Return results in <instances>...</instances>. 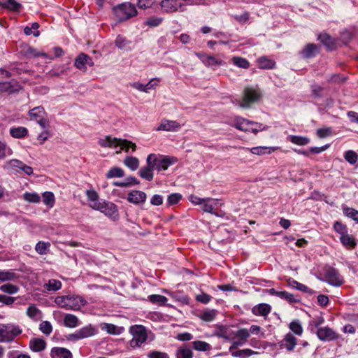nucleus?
Wrapping results in <instances>:
<instances>
[{
	"label": "nucleus",
	"mask_w": 358,
	"mask_h": 358,
	"mask_svg": "<svg viewBox=\"0 0 358 358\" xmlns=\"http://www.w3.org/2000/svg\"><path fill=\"white\" fill-rule=\"evenodd\" d=\"M278 344L280 348H285L287 351H292L297 344V339L292 334L288 333Z\"/></svg>",
	"instance_id": "15"
},
{
	"label": "nucleus",
	"mask_w": 358,
	"mask_h": 358,
	"mask_svg": "<svg viewBox=\"0 0 358 358\" xmlns=\"http://www.w3.org/2000/svg\"><path fill=\"white\" fill-rule=\"evenodd\" d=\"M343 213L345 216H346L349 218H351L355 222H356V223L358 224V210H357L352 208L343 206Z\"/></svg>",
	"instance_id": "52"
},
{
	"label": "nucleus",
	"mask_w": 358,
	"mask_h": 358,
	"mask_svg": "<svg viewBox=\"0 0 358 358\" xmlns=\"http://www.w3.org/2000/svg\"><path fill=\"white\" fill-rule=\"evenodd\" d=\"M147 356L148 358H170L166 352L157 350L150 351Z\"/></svg>",
	"instance_id": "64"
},
{
	"label": "nucleus",
	"mask_w": 358,
	"mask_h": 358,
	"mask_svg": "<svg viewBox=\"0 0 358 358\" xmlns=\"http://www.w3.org/2000/svg\"><path fill=\"white\" fill-rule=\"evenodd\" d=\"M235 338H238L239 340L246 342L247 339L250 337V331L248 329L242 328L238 329L237 331H234Z\"/></svg>",
	"instance_id": "60"
},
{
	"label": "nucleus",
	"mask_w": 358,
	"mask_h": 358,
	"mask_svg": "<svg viewBox=\"0 0 358 358\" xmlns=\"http://www.w3.org/2000/svg\"><path fill=\"white\" fill-rule=\"evenodd\" d=\"M217 314V311L214 309H208L204 310L199 316V317L206 322H211L214 320L216 315Z\"/></svg>",
	"instance_id": "48"
},
{
	"label": "nucleus",
	"mask_w": 358,
	"mask_h": 358,
	"mask_svg": "<svg viewBox=\"0 0 358 358\" xmlns=\"http://www.w3.org/2000/svg\"><path fill=\"white\" fill-rule=\"evenodd\" d=\"M129 332L132 335V339L129 343L133 348L141 347L148 339L147 331L141 325L131 327Z\"/></svg>",
	"instance_id": "5"
},
{
	"label": "nucleus",
	"mask_w": 358,
	"mask_h": 358,
	"mask_svg": "<svg viewBox=\"0 0 358 358\" xmlns=\"http://www.w3.org/2000/svg\"><path fill=\"white\" fill-rule=\"evenodd\" d=\"M260 94L257 90L247 87L244 90L242 101L236 99L234 103L241 108H248L251 103L256 102Z\"/></svg>",
	"instance_id": "8"
},
{
	"label": "nucleus",
	"mask_w": 358,
	"mask_h": 358,
	"mask_svg": "<svg viewBox=\"0 0 358 358\" xmlns=\"http://www.w3.org/2000/svg\"><path fill=\"white\" fill-rule=\"evenodd\" d=\"M182 199V195L179 193H173L169 195L167 199L168 206L177 204Z\"/></svg>",
	"instance_id": "63"
},
{
	"label": "nucleus",
	"mask_w": 358,
	"mask_h": 358,
	"mask_svg": "<svg viewBox=\"0 0 358 358\" xmlns=\"http://www.w3.org/2000/svg\"><path fill=\"white\" fill-rule=\"evenodd\" d=\"M113 13L119 22H124L137 15L136 6L129 3H120L113 8Z\"/></svg>",
	"instance_id": "3"
},
{
	"label": "nucleus",
	"mask_w": 358,
	"mask_h": 358,
	"mask_svg": "<svg viewBox=\"0 0 358 358\" xmlns=\"http://www.w3.org/2000/svg\"><path fill=\"white\" fill-rule=\"evenodd\" d=\"M278 148V147L257 146L250 148V152L257 155H269Z\"/></svg>",
	"instance_id": "26"
},
{
	"label": "nucleus",
	"mask_w": 358,
	"mask_h": 358,
	"mask_svg": "<svg viewBox=\"0 0 358 358\" xmlns=\"http://www.w3.org/2000/svg\"><path fill=\"white\" fill-rule=\"evenodd\" d=\"M124 164L134 171L139 167V160L135 157L127 156L124 159Z\"/></svg>",
	"instance_id": "39"
},
{
	"label": "nucleus",
	"mask_w": 358,
	"mask_h": 358,
	"mask_svg": "<svg viewBox=\"0 0 358 358\" xmlns=\"http://www.w3.org/2000/svg\"><path fill=\"white\" fill-rule=\"evenodd\" d=\"M25 164L24 162L18 159H10L6 162V166L8 169H12L19 173H21L23 166Z\"/></svg>",
	"instance_id": "41"
},
{
	"label": "nucleus",
	"mask_w": 358,
	"mask_h": 358,
	"mask_svg": "<svg viewBox=\"0 0 358 358\" xmlns=\"http://www.w3.org/2000/svg\"><path fill=\"white\" fill-rule=\"evenodd\" d=\"M149 301L152 303L158 304V305H164L165 304L168 299L162 295L159 294H152L148 296Z\"/></svg>",
	"instance_id": "56"
},
{
	"label": "nucleus",
	"mask_w": 358,
	"mask_h": 358,
	"mask_svg": "<svg viewBox=\"0 0 358 358\" xmlns=\"http://www.w3.org/2000/svg\"><path fill=\"white\" fill-rule=\"evenodd\" d=\"M288 285L292 287V288H294L297 290L301 291L305 293H308L310 294H313V291L308 287L306 285L301 284L299 282H297L295 280L289 278L287 281Z\"/></svg>",
	"instance_id": "32"
},
{
	"label": "nucleus",
	"mask_w": 358,
	"mask_h": 358,
	"mask_svg": "<svg viewBox=\"0 0 358 358\" xmlns=\"http://www.w3.org/2000/svg\"><path fill=\"white\" fill-rule=\"evenodd\" d=\"M150 161L155 169L161 171L167 170L170 166L178 162V159L173 156L150 154L146 159L147 164H150Z\"/></svg>",
	"instance_id": "2"
},
{
	"label": "nucleus",
	"mask_w": 358,
	"mask_h": 358,
	"mask_svg": "<svg viewBox=\"0 0 358 358\" xmlns=\"http://www.w3.org/2000/svg\"><path fill=\"white\" fill-rule=\"evenodd\" d=\"M18 278L17 273L11 270L9 271H0V280L1 281H11L15 280Z\"/></svg>",
	"instance_id": "51"
},
{
	"label": "nucleus",
	"mask_w": 358,
	"mask_h": 358,
	"mask_svg": "<svg viewBox=\"0 0 358 358\" xmlns=\"http://www.w3.org/2000/svg\"><path fill=\"white\" fill-rule=\"evenodd\" d=\"M118 148H120V150L117 151V153H120L122 150L126 152H134L136 149V145L130 141L120 138Z\"/></svg>",
	"instance_id": "23"
},
{
	"label": "nucleus",
	"mask_w": 358,
	"mask_h": 358,
	"mask_svg": "<svg viewBox=\"0 0 358 358\" xmlns=\"http://www.w3.org/2000/svg\"><path fill=\"white\" fill-rule=\"evenodd\" d=\"M47 291H57L62 287V282L56 279H50L44 285Z\"/></svg>",
	"instance_id": "50"
},
{
	"label": "nucleus",
	"mask_w": 358,
	"mask_h": 358,
	"mask_svg": "<svg viewBox=\"0 0 358 358\" xmlns=\"http://www.w3.org/2000/svg\"><path fill=\"white\" fill-rule=\"evenodd\" d=\"M159 5L164 13H171L177 11L183 12L189 4L187 2L182 3L181 0H162Z\"/></svg>",
	"instance_id": "7"
},
{
	"label": "nucleus",
	"mask_w": 358,
	"mask_h": 358,
	"mask_svg": "<svg viewBox=\"0 0 358 358\" xmlns=\"http://www.w3.org/2000/svg\"><path fill=\"white\" fill-rule=\"evenodd\" d=\"M339 239L344 246L356 245V243L355 242L354 238L348 234V231L345 234L339 236Z\"/></svg>",
	"instance_id": "49"
},
{
	"label": "nucleus",
	"mask_w": 358,
	"mask_h": 358,
	"mask_svg": "<svg viewBox=\"0 0 358 358\" xmlns=\"http://www.w3.org/2000/svg\"><path fill=\"white\" fill-rule=\"evenodd\" d=\"M81 339L93 336L98 333V329L92 324L85 326L78 329Z\"/></svg>",
	"instance_id": "28"
},
{
	"label": "nucleus",
	"mask_w": 358,
	"mask_h": 358,
	"mask_svg": "<svg viewBox=\"0 0 358 358\" xmlns=\"http://www.w3.org/2000/svg\"><path fill=\"white\" fill-rule=\"evenodd\" d=\"M64 325L69 328H74L78 325V318L72 314H66L64 318Z\"/></svg>",
	"instance_id": "44"
},
{
	"label": "nucleus",
	"mask_w": 358,
	"mask_h": 358,
	"mask_svg": "<svg viewBox=\"0 0 358 358\" xmlns=\"http://www.w3.org/2000/svg\"><path fill=\"white\" fill-rule=\"evenodd\" d=\"M22 333V328L15 323H0V343H10Z\"/></svg>",
	"instance_id": "4"
},
{
	"label": "nucleus",
	"mask_w": 358,
	"mask_h": 358,
	"mask_svg": "<svg viewBox=\"0 0 358 358\" xmlns=\"http://www.w3.org/2000/svg\"><path fill=\"white\" fill-rule=\"evenodd\" d=\"M217 336L219 338H222L226 340H234L235 338L234 331L227 327H222L217 332Z\"/></svg>",
	"instance_id": "31"
},
{
	"label": "nucleus",
	"mask_w": 358,
	"mask_h": 358,
	"mask_svg": "<svg viewBox=\"0 0 358 358\" xmlns=\"http://www.w3.org/2000/svg\"><path fill=\"white\" fill-rule=\"evenodd\" d=\"M119 142H120V138H113L111 136H106L103 138H100L98 141V143L100 146H101L103 148H118Z\"/></svg>",
	"instance_id": "18"
},
{
	"label": "nucleus",
	"mask_w": 358,
	"mask_h": 358,
	"mask_svg": "<svg viewBox=\"0 0 358 358\" xmlns=\"http://www.w3.org/2000/svg\"><path fill=\"white\" fill-rule=\"evenodd\" d=\"M115 43V45L121 50H124L126 51L131 50V47L129 46L131 42L127 40V38L122 35H118L117 36Z\"/></svg>",
	"instance_id": "37"
},
{
	"label": "nucleus",
	"mask_w": 358,
	"mask_h": 358,
	"mask_svg": "<svg viewBox=\"0 0 358 358\" xmlns=\"http://www.w3.org/2000/svg\"><path fill=\"white\" fill-rule=\"evenodd\" d=\"M318 39L327 48L328 50H332L336 48L334 39L326 33L320 34Z\"/></svg>",
	"instance_id": "30"
},
{
	"label": "nucleus",
	"mask_w": 358,
	"mask_h": 358,
	"mask_svg": "<svg viewBox=\"0 0 358 358\" xmlns=\"http://www.w3.org/2000/svg\"><path fill=\"white\" fill-rule=\"evenodd\" d=\"M100 327L101 330L105 331L110 334L117 335L121 333L120 328L113 324L103 323L101 324Z\"/></svg>",
	"instance_id": "45"
},
{
	"label": "nucleus",
	"mask_w": 358,
	"mask_h": 358,
	"mask_svg": "<svg viewBox=\"0 0 358 358\" xmlns=\"http://www.w3.org/2000/svg\"><path fill=\"white\" fill-rule=\"evenodd\" d=\"M147 199L146 194L140 190L131 191L127 196V201L135 205L143 203Z\"/></svg>",
	"instance_id": "14"
},
{
	"label": "nucleus",
	"mask_w": 358,
	"mask_h": 358,
	"mask_svg": "<svg viewBox=\"0 0 358 358\" xmlns=\"http://www.w3.org/2000/svg\"><path fill=\"white\" fill-rule=\"evenodd\" d=\"M287 140L298 145H306L310 143L308 137L301 136L289 135L287 136Z\"/></svg>",
	"instance_id": "40"
},
{
	"label": "nucleus",
	"mask_w": 358,
	"mask_h": 358,
	"mask_svg": "<svg viewBox=\"0 0 358 358\" xmlns=\"http://www.w3.org/2000/svg\"><path fill=\"white\" fill-rule=\"evenodd\" d=\"M232 62L234 65L242 69H248L250 66L249 62L241 57H234L232 58Z\"/></svg>",
	"instance_id": "57"
},
{
	"label": "nucleus",
	"mask_w": 358,
	"mask_h": 358,
	"mask_svg": "<svg viewBox=\"0 0 358 358\" xmlns=\"http://www.w3.org/2000/svg\"><path fill=\"white\" fill-rule=\"evenodd\" d=\"M22 198L29 203H38L41 201V196L36 192H26L23 194Z\"/></svg>",
	"instance_id": "46"
},
{
	"label": "nucleus",
	"mask_w": 358,
	"mask_h": 358,
	"mask_svg": "<svg viewBox=\"0 0 358 358\" xmlns=\"http://www.w3.org/2000/svg\"><path fill=\"white\" fill-rule=\"evenodd\" d=\"M196 55L206 66H212L222 64V62L221 60L217 59L213 56L208 55L201 52H198Z\"/></svg>",
	"instance_id": "19"
},
{
	"label": "nucleus",
	"mask_w": 358,
	"mask_h": 358,
	"mask_svg": "<svg viewBox=\"0 0 358 358\" xmlns=\"http://www.w3.org/2000/svg\"><path fill=\"white\" fill-rule=\"evenodd\" d=\"M325 281L333 286H341L344 280L338 271L331 266L324 268Z\"/></svg>",
	"instance_id": "9"
},
{
	"label": "nucleus",
	"mask_w": 358,
	"mask_h": 358,
	"mask_svg": "<svg viewBox=\"0 0 358 358\" xmlns=\"http://www.w3.org/2000/svg\"><path fill=\"white\" fill-rule=\"evenodd\" d=\"M176 358H192V350L186 345L179 348L176 352Z\"/></svg>",
	"instance_id": "38"
},
{
	"label": "nucleus",
	"mask_w": 358,
	"mask_h": 358,
	"mask_svg": "<svg viewBox=\"0 0 358 358\" xmlns=\"http://www.w3.org/2000/svg\"><path fill=\"white\" fill-rule=\"evenodd\" d=\"M40 331L45 335H50L52 331V326L48 321H43L39 325Z\"/></svg>",
	"instance_id": "61"
},
{
	"label": "nucleus",
	"mask_w": 358,
	"mask_h": 358,
	"mask_svg": "<svg viewBox=\"0 0 358 358\" xmlns=\"http://www.w3.org/2000/svg\"><path fill=\"white\" fill-rule=\"evenodd\" d=\"M55 195L51 192H45L43 194V202L48 208H52L55 205Z\"/></svg>",
	"instance_id": "53"
},
{
	"label": "nucleus",
	"mask_w": 358,
	"mask_h": 358,
	"mask_svg": "<svg viewBox=\"0 0 358 358\" xmlns=\"http://www.w3.org/2000/svg\"><path fill=\"white\" fill-rule=\"evenodd\" d=\"M232 126L241 131L252 132L255 134L262 129V124L252 121H249L241 117H235L233 120Z\"/></svg>",
	"instance_id": "6"
},
{
	"label": "nucleus",
	"mask_w": 358,
	"mask_h": 358,
	"mask_svg": "<svg viewBox=\"0 0 358 358\" xmlns=\"http://www.w3.org/2000/svg\"><path fill=\"white\" fill-rule=\"evenodd\" d=\"M0 6L13 12H20L22 6L16 0H4L0 1Z\"/></svg>",
	"instance_id": "22"
},
{
	"label": "nucleus",
	"mask_w": 358,
	"mask_h": 358,
	"mask_svg": "<svg viewBox=\"0 0 358 358\" xmlns=\"http://www.w3.org/2000/svg\"><path fill=\"white\" fill-rule=\"evenodd\" d=\"M140 182L133 176H129L126 178L124 182L114 181L113 185L121 187H128L135 185H138Z\"/></svg>",
	"instance_id": "36"
},
{
	"label": "nucleus",
	"mask_w": 358,
	"mask_h": 358,
	"mask_svg": "<svg viewBox=\"0 0 358 358\" xmlns=\"http://www.w3.org/2000/svg\"><path fill=\"white\" fill-rule=\"evenodd\" d=\"M55 303L66 310H78L86 304V301L80 296H59L55 299Z\"/></svg>",
	"instance_id": "1"
},
{
	"label": "nucleus",
	"mask_w": 358,
	"mask_h": 358,
	"mask_svg": "<svg viewBox=\"0 0 358 358\" xmlns=\"http://www.w3.org/2000/svg\"><path fill=\"white\" fill-rule=\"evenodd\" d=\"M124 176V171L122 168L113 167L106 173L107 178H122Z\"/></svg>",
	"instance_id": "54"
},
{
	"label": "nucleus",
	"mask_w": 358,
	"mask_h": 358,
	"mask_svg": "<svg viewBox=\"0 0 358 358\" xmlns=\"http://www.w3.org/2000/svg\"><path fill=\"white\" fill-rule=\"evenodd\" d=\"M271 311V306L266 303H261L252 308V313L256 315L266 316Z\"/></svg>",
	"instance_id": "34"
},
{
	"label": "nucleus",
	"mask_w": 358,
	"mask_h": 358,
	"mask_svg": "<svg viewBox=\"0 0 358 358\" xmlns=\"http://www.w3.org/2000/svg\"><path fill=\"white\" fill-rule=\"evenodd\" d=\"M31 120H35L43 129L48 127V122L45 118V111L42 106H37L29 111Z\"/></svg>",
	"instance_id": "10"
},
{
	"label": "nucleus",
	"mask_w": 358,
	"mask_h": 358,
	"mask_svg": "<svg viewBox=\"0 0 358 358\" xmlns=\"http://www.w3.org/2000/svg\"><path fill=\"white\" fill-rule=\"evenodd\" d=\"M345 159L350 164H355L358 160V155L353 150H348L344 153Z\"/></svg>",
	"instance_id": "58"
},
{
	"label": "nucleus",
	"mask_w": 358,
	"mask_h": 358,
	"mask_svg": "<svg viewBox=\"0 0 358 358\" xmlns=\"http://www.w3.org/2000/svg\"><path fill=\"white\" fill-rule=\"evenodd\" d=\"M317 337L323 341H330L338 338L337 334L330 327H319L317 331Z\"/></svg>",
	"instance_id": "11"
},
{
	"label": "nucleus",
	"mask_w": 358,
	"mask_h": 358,
	"mask_svg": "<svg viewBox=\"0 0 358 358\" xmlns=\"http://www.w3.org/2000/svg\"><path fill=\"white\" fill-rule=\"evenodd\" d=\"M10 134L15 138H22L28 134V130L24 127H11Z\"/></svg>",
	"instance_id": "35"
},
{
	"label": "nucleus",
	"mask_w": 358,
	"mask_h": 358,
	"mask_svg": "<svg viewBox=\"0 0 358 358\" xmlns=\"http://www.w3.org/2000/svg\"><path fill=\"white\" fill-rule=\"evenodd\" d=\"M52 358H73L71 352L66 348L55 347L51 350Z\"/></svg>",
	"instance_id": "20"
},
{
	"label": "nucleus",
	"mask_w": 358,
	"mask_h": 358,
	"mask_svg": "<svg viewBox=\"0 0 358 358\" xmlns=\"http://www.w3.org/2000/svg\"><path fill=\"white\" fill-rule=\"evenodd\" d=\"M25 164L24 162L18 159H10L6 162V166L8 169H12L19 173H21L23 166Z\"/></svg>",
	"instance_id": "42"
},
{
	"label": "nucleus",
	"mask_w": 358,
	"mask_h": 358,
	"mask_svg": "<svg viewBox=\"0 0 358 358\" xmlns=\"http://www.w3.org/2000/svg\"><path fill=\"white\" fill-rule=\"evenodd\" d=\"M155 169V166L150 162V164H147L146 166H143L141 168L138 173L142 178L148 181H152L154 177L153 171Z\"/></svg>",
	"instance_id": "21"
},
{
	"label": "nucleus",
	"mask_w": 358,
	"mask_h": 358,
	"mask_svg": "<svg viewBox=\"0 0 358 358\" xmlns=\"http://www.w3.org/2000/svg\"><path fill=\"white\" fill-rule=\"evenodd\" d=\"M106 215L113 217L117 213V206L111 202H103L100 209Z\"/></svg>",
	"instance_id": "27"
},
{
	"label": "nucleus",
	"mask_w": 358,
	"mask_h": 358,
	"mask_svg": "<svg viewBox=\"0 0 358 358\" xmlns=\"http://www.w3.org/2000/svg\"><path fill=\"white\" fill-rule=\"evenodd\" d=\"M0 289L5 293L10 294H15L18 292L19 287L10 283H7L1 285Z\"/></svg>",
	"instance_id": "59"
},
{
	"label": "nucleus",
	"mask_w": 358,
	"mask_h": 358,
	"mask_svg": "<svg viewBox=\"0 0 358 358\" xmlns=\"http://www.w3.org/2000/svg\"><path fill=\"white\" fill-rule=\"evenodd\" d=\"M191 344L192 348L196 351L206 352L211 350V345L203 341H195L192 342Z\"/></svg>",
	"instance_id": "43"
},
{
	"label": "nucleus",
	"mask_w": 358,
	"mask_h": 358,
	"mask_svg": "<svg viewBox=\"0 0 358 358\" xmlns=\"http://www.w3.org/2000/svg\"><path fill=\"white\" fill-rule=\"evenodd\" d=\"M269 292L272 295H275L280 299H285L289 303H294L298 301V299L294 294L289 293L286 291H276L275 289H271Z\"/></svg>",
	"instance_id": "24"
},
{
	"label": "nucleus",
	"mask_w": 358,
	"mask_h": 358,
	"mask_svg": "<svg viewBox=\"0 0 358 358\" xmlns=\"http://www.w3.org/2000/svg\"><path fill=\"white\" fill-rule=\"evenodd\" d=\"M39 28V24L37 22H33L31 26H26L24 28V33L27 36L33 35L34 36H38L40 35V32L38 30Z\"/></svg>",
	"instance_id": "47"
},
{
	"label": "nucleus",
	"mask_w": 358,
	"mask_h": 358,
	"mask_svg": "<svg viewBox=\"0 0 358 358\" xmlns=\"http://www.w3.org/2000/svg\"><path fill=\"white\" fill-rule=\"evenodd\" d=\"M258 66L262 69H272L275 67V62L265 56L257 59Z\"/></svg>",
	"instance_id": "33"
},
{
	"label": "nucleus",
	"mask_w": 358,
	"mask_h": 358,
	"mask_svg": "<svg viewBox=\"0 0 358 358\" xmlns=\"http://www.w3.org/2000/svg\"><path fill=\"white\" fill-rule=\"evenodd\" d=\"M318 52L319 48L317 45L309 43L304 47L301 51V55L304 58H312L314 57Z\"/></svg>",
	"instance_id": "25"
},
{
	"label": "nucleus",
	"mask_w": 358,
	"mask_h": 358,
	"mask_svg": "<svg viewBox=\"0 0 358 358\" xmlns=\"http://www.w3.org/2000/svg\"><path fill=\"white\" fill-rule=\"evenodd\" d=\"M206 200L201 205V208L203 211L206 213H211L217 217H220V215L215 211H214V208L219 204V199L214 198H205Z\"/></svg>",
	"instance_id": "13"
},
{
	"label": "nucleus",
	"mask_w": 358,
	"mask_h": 358,
	"mask_svg": "<svg viewBox=\"0 0 358 358\" xmlns=\"http://www.w3.org/2000/svg\"><path fill=\"white\" fill-rule=\"evenodd\" d=\"M20 89V84L15 80H11L9 82H0V94L2 92L12 94L18 92Z\"/></svg>",
	"instance_id": "12"
},
{
	"label": "nucleus",
	"mask_w": 358,
	"mask_h": 358,
	"mask_svg": "<svg viewBox=\"0 0 358 358\" xmlns=\"http://www.w3.org/2000/svg\"><path fill=\"white\" fill-rule=\"evenodd\" d=\"M26 313L30 319L36 322L42 318V312L34 304L27 308Z\"/></svg>",
	"instance_id": "29"
},
{
	"label": "nucleus",
	"mask_w": 358,
	"mask_h": 358,
	"mask_svg": "<svg viewBox=\"0 0 358 358\" xmlns=\"http://www.w3.org/2000/svg\"><path fill=\"white\" fill-rule=\"evenodd\" d=\"M163 21L162 17L152 16L149 17L145 24L150 27H155L159 26Z\"/></svg>",
	"instance_id": "62"
},
{
	"label": "nucleus",
	"mask_w": 358,
	"mask_h": 358,
	"mask_svg": "<svg viewBox=\"0 0 358 358\" xmlns=\"http://www.w3.org/2000/svg\"><path fill=\"white\" fill-rule=\"evenodd\" d=\"M85 54H80L75 59L74 66L80 71H85L87 70L85 63Z\"/></svg>",
	"instance_id": "55"
},
{
	"label": "nucleus",
	"mask_w": 358,
	"mask_h": 358,
	"mask_svg": "<svg viewBox=\"0 0 358 358\" xmlns=\"http://www.w3.org/2000/svg\"><path fill=\"white\" fill-rule=\"evenodd\" d=\"M29 347L33 352H41L45 349L46 342L41 338H33L29 341Z\"/></svg>",
	"instance_id": "17"
},
{
	"label": "nucleus",
	"mask_w": 358,
	"mask_h": 358,
	"mask_svg": "<svg viewBox=\"0 0 358 358\" xmlns=\"http://www.w3.org/2000/svg\"><path fill=\"white\" fill-rule=\"evenodd\" d=\"M180 124L174 120H163L159 126L156 129L157 131H177L180 129Z\"/></svg>",
	"instance_id": "16"
}]
</instances>
